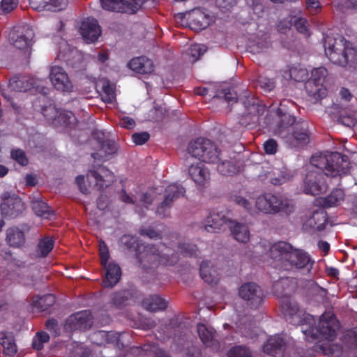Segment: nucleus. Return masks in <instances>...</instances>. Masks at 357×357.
Listing matches in <instances>:
<instances>
[{
	"label": "nucleus",
	"mask_w": 357,
	"mask_h": 357,
	"mask_svg": "<svg viewBox=\"0 0 357 357\" xmlns=\"http://www.w3.org/2000/svg\"><path fill=\"white\" fill-rule=\"evenodd\" d=\"M269 257L278 261V266L285 271H299L309 274L314 264V261L307 252L294 248L290 243L284 241L271 246Z\"/></svg>",
	"instance_id": "nucleus-1"
},
{
	"label": "nucleus",
	"mask_w": 357,
	"mask_h": 357,
	"mask_svg": "<svg viewBox=\"0 0 357 357\" xmlns=\"http://www.w3.org/2000/svg\"><path fill=\"white\" fill-rule=\"evenodd\" d=\"M164 249L155 248L153 245H139L137 248V265L144 271L158 268L160 265L174 266L178 261L176 253L165 245Z\"/></svg>",
	"instance_id": "nucleus-2"
},
{
	"label": "nucleus",
	"mask_w": 357,
	"mask_h": 357,
	"mask_svg": "<svg viewBox=\"0 0 357 357\" xmlns=\"http://www.w3.org/2000/svg\"><path fill=\"white\" fill-rule=\"evenodd\" d=\"M310 162L315 170L323 172L326 176L341 177L349 171L348 157L338 152L316 153L311 157Z\"/></svg>",
	"instance_id": "nucleus-3"
},
{
	"label": "nucleus",
	"mask_w": 357,
	"mask_h": 357,
	"mask_svg": "<svg viewBox=\"0 0 357 357\" xmlns=\"http://www.w3.org/2000/svg\"><path fill=\"white\" fill-rule=\"evenodd\" d=\"M324 47L325 54L329 60L341 66H346L349 61V57L356 53L352 43L340 35L335 37L326 36L324 38Z\"/></svg>",
	"instance_id": "nucleus-4"
},
{
	"label": "nucleus",
	"mask_w": 357,
	"mask_h": 357,
	"mask_svg": "<svg viewBox=\"0 0 357 357\" xmlns=\"http://www.w3.org/2000/svg\"><path fill=\"white\" fill-rule=\"evenodd\" d=\"M315 319L312 323L306 322V328L303 327L302 331L307 337H310L312 340L325 339L333 340L337 335V331L340 327L339 321L333 314L324 313L316 326Z\"/></svg>",
	"instance_id": "nucleus-5"
},
{
	"label": "nucleus",
	"mask_w": 357,
	"mask_h": 357,
	"mask_svg": "<svg viewBox=\"0 0 357 357\" xmlns=\"http://www.w3.org/2000/svg\"><path fill=\"white\" fill-rule=\"evenodd\" d=\"M255 206L260 212L269 215L282 213L289 215L295 209L291 199L271 192H265L258 196L255 201Z\"/></svg>",
	"instance_id": "nucleus-6"
},
{
	"label": "nucleus",
	"mask_w": 357,
	"mask_h": 357,
	"mask_svg": "<svg viewBox=\"0 0 357 357\" xmlns=\"http://www.w3.org/2000/svg\"><path fill=\"white\" fill-rule=\"evenodd\" d=\"M188 153L205 163H217L220 160L221 151L215 143L204 137H198L189 142Z\"/></svg>",
	"instance_id": "nucleus-7"
},
{
	"label": "nucleus",
	"mask_w": 357,
	"mask_h": 357,
	"mask_svg": "<svg viewBox=\"0 0 357 357\" xmlns=\"http://www.w3.org/2000/svg\"><path fill=\"white\" fill-rule=\"evenodd\" d=\"M280 307L286 320L292 324H298L303 327L307 321L311 324L314 321L312 315L306 313L302 314L298 303L291 297L282 299Z\"/></svg>",
	"instance_id": "nucleus-8"
},
{
	"label": "nucleus",
	"mask_w": 357,
	"mask_h": 357,
	"mask_svg": "<svg viewBox=\"0 0 357 357\" xmlns=\"http://www.w3.org/2000/svg\"><path fill=\"white\" fill-rule=\"evenodd\" d=\"M280 137L284 139L285 144L291 149L300 150L307 146L310 140V132L307 123L303 121L296 123L291 128V132L284 133Z\"/></svg>",
	"instance_id": "nucleus-9"
},
{
	"label": "nucleus",
	"mask_w": 357,
	"mask_h": 357,
	"mask_svg": "<svg viewBox=\"0 0 357 357\" xmlns=\"http://www.w3.org/2000/svg\"><path fill=\"white\" fill-rule=\"evenodd\" d=\"M239 296L246 303V305L252 309H257L261 306L264 294L261 288L255 282H246L238 289Z\"/></svg>",
	"instance_id": "nucleus-10"
},
{
	"label": "nucleus",
	"mask_w": 357,
	"mask_h": 357,
	"mask_svg": "<svg viewBox=\"0 0 357 357\" xmlns=\"http://www.w3.org/2000/svg\"><path fill=\"white\" fill-rule=\"evenodd\" d=\"M33 37V29L26 24L13 27L8 35L10 43L20 50L29 47L32 45Z\"/></svg>",
	"instance_id": "nucleus-11"
},
{
	"label": "nucleus",
	"mask_w": 357,
	"mask_h": 357,
	"mask_svg": "<svg viewBox=\"0 0 357 357\" xmlns=\"http://www.w3.org/2000/svg\"><path fill=\"white\" fill-rule=\"evenodd\" d=\"M326 176L317 170H310L304 179V192L305 194L317 195L326 192L328 184Z\"/></svg>",
	"instance_id": "nucleus-12"
},
{
	"label": "nucleus",
	"mask_w": 357,
	"mask_h": 357,
	"mask_svg": "<svg viewBox=\"0 0 357 357\" xmlns=\"http://www.w3.org/2000/svg\"><path fill=\"white\" fill-rule=\"evenodd\" d=\"M185 192V188L179 184L173 183L168 185L165 190V199L157 208V213L162 218H166L169 215L174 202Z\"/></svg>",
	"instance_id": "nucleus-13"
},
{
	"label": "nucleus",
	"mask_w": 357,
	"mask_h": 357,
	"mask_svg": "<svg viewBox=\"0 0 357 357\" xmlns=\"http://www.w3.org/2000/svg\"><path fill=\"white\" fill-rule=\"evenodd\" d=\"M243 105L245 114L240 123L242 125L248 126L257 122L259 116L264 113V106L253 96L245 97Z\"/></svg>",
	"instance_id": "nucleus-14"
},
{
	"label": "nucleus",
	"mask_w": 357,
	"mask_h": 357,
	"mask_svg": "<svg viewBox=\"0 0 357 357\" xmlns=\"http://www.w3.org/2000/svg\"><path fill=\"white\" fill-rule=\"evenodd\" d=\"M49 77L56 90L63 93H70L73 91V84L62 67H51Z\"/></svg>",
	"instance_id": "nucleus-15"
},
{
	"label": "nucleus",
	"mask_w": 357,
	"mask_h": 357,
	"mask_svg": "<svg viewBox=\"0 0 357 357\" xmlns=\"http://www.w3.org/2000/svg\"><path fill=\"white\" fill-rule=\"evenodd\" d=\"M87 178H94L95 185L99 190H103L114 181V175L112 171L103 165L93 166L87 173Z\"/></svg>",
	"instance_id": "nucleus-16"
},
{
	"label": "nucleus",
	"mask_w": 357,
	"mask_h": 357,
	"mask_svg": "<svg viewBox=\"0 0 357 357\" xmlns=\"http://www.w3.org/2000/svg\"><path fill=\"white\" fill-rule=\"evenodd\" d=\"M2 215L5 218H15L20 215L24 210V204L17 195H8L4 197L0 206Z\"/></svg>",
	"instance_id": "nucleus-17"
},
{
	"label": "nucleus",
	"mask_w": 357,
	"mask_h": 357,
	"mask_svg": "<svg viewBox=\"0 0 357 357\" xmlns=\"http://www.w3.org/2000/svg\"><path fill=\"white\" fill-rule=\"evenodd\" d=\"M93 324V316L90 310H82L70 315L66 321V326L70 330L84 331Z\"/></svg>",
	"instance_id": "nucleus-18"
},
{
	"label": "nucleus",
	"mask_w": 357,
	"mask_h": 357,
	"mask_svg": "<svg viewBox=\"0 0 357 357\" xmlns=\"http://www.w3.org/2000/svg\"><path fill=\"white\" fill-rule=\"evenodd\" d=\"M188 174L199 189L206 188L210 183V172L202 162L192 164L188 168Z\"/></svg>",
	"instance_id": "nucleus-19"
},
{
	"label": "nucleus",
	"mask_w": 357,
	"mask_h": 357,
	"mask_svg": "<svg viewBox=\"0 0 357 357\" xmlns=\"http://www.w3.org/2000/svg\"><path fill=\"white\" fill-rule=\"evenodd\" d=\"M158 333L161 341L165 342L172 338L177 344H180V342H177V340H184L186 335L185 333L182 331V326L172 321L168 324L160 326Z\"/></svg>",
	"instance_id": "nucleus-20"
},
{
	"label": "nucleus",
	"mask_w": 357,
	"mask_h": 357,
	"mask_svg": "<svg viewBox=\"0 0 357 357\" xmlns=\"http://www.w3.org/2000/svg\"><path fill=\"white\" fill-rule=\"evenodd\" d=\"M228 222H230L231 221L229 220L223 212L213 211L206 217L204 229L210 233L220 232L225 230Z\"/></svg>",
	"instance_id": "nucleus-21"
},
{
	"label": "nucleus",
	"mask_w": 357,
	"mask_h": 357,
	"mask_svg": "<svg viewBox=\"0 0 357 357\" xmlns=\"http://www.w3.org/2000/svg\"><path fill=\"white\" fill-rule=\"evenodd\" d=\"M79 31L87 43L96 42L101 33L100 26L98 21L93 18H87L84 20L81 24Z\"/></svg>",
	"instance_id": "nucleus-22"
},
{
	"label": "nucleus",
	"mask_w": 357,
	"mask_h": 357,
	"mask_svg": "<svg viewBox=\"0 0 357 357\" xmlns=\"http://www.w3.org/2000/svg\"><path fill=\"white\" fill-rule=\"evenodd\" d=\"M190 26L195 31L207 28L212 22V17L201 8H195L188 13Z\"/></svg>",
	"instance_id": "nucleus-23"
},
{
	"label": "nucleus",
	"mask_w": 357,
	"mask_h": 357,
	"mask_svg": "<svg viewBox=\"0 0 357 357\" xmlns=\"http://www.w3.org/2000/svg\"><path fill=\"white\" fill-rule=\"evenodd\" d=\"M264 352L273 357H283L285 351L284 338L279 335L271 336L263 346Z\"/></svg>",
	"instance_id": "nucleus-24"
},
{
	"label": "nucleus",
	"mask_w": 357,
	"mask_h": 357,
	"mask_svg": "<svg viewBox=\"0 0 357 357\" xmlns=\"http://www.w3.org/2000/svg\"><path fill=\"white\" fill-rule=\"evenodd\" d=\"M36 82L33 77L25 75H15L10 79L8 88L11 91L26 92L35 87Z\"/></svg>",
	"instance_id": "nucleus-25"
},
{
	"label": "nucleus",
	"mask_w": 357,
	"mask_h": 357,
	"mask_svg": "<svg viewBox=\"0 0 357 357\" xmlns=\"http://www.w3.org/2000/svg\"><path fill=\"white\" fill-rule=\"evenodd\" d=\"M128 67L135 73L142 75L150 74L154 70L152 60L144 56L132 59L128 63Z\"/></svg>",
	"instance_id": "nucleus-26"
},
{
	"label": "nucleus",
	"mask_w": 357,
	"mask_h": 357,
	"mask_svg": "<svg viewBox=\"0 0 357 357\" xmlns=\"http://www.w3.org/2000/svg\"><path fill=\"white\" fill-rule=\"evenodd\" d=\"M345 193L342 188H336L326 197H321L318 202L324 208L335 207L340 205L344 200Z\"/></svg>",
	"instance_id": "nucleus-27"
},
{
	"label": "nucleus",
	"mask_w": 357,
	"mask_h": 357,
	"mask_svg": "<svg viewBox=\"0 0 357 357\" xmlns=\"http://www.w3.org/2000/svg\"><path fill=\"white\" fill-rule=\"evenodd\" d=\"M273 288L274 293L282 300L284 298L290 297L295 289V285L289 278H282L273 283Z\"/></svg>",
	"instance_id": "nucleus-28"
},
{
	"label": "nucleus",
	"mask_w": 357,
	"mask_h": 357,
	"mask_svg": "<svg viewBox=\"0 0 357 357\" xmlns=\"http://www.w3.org/2000/svg\"><path fill=\"white\" fill-rule=\"evenodd\" d=\"M305 89L308 97L314 102L324 98L327 94V90L323 84L310 79L305 82Z\"/></svg>",
	"instance_id": "nucleus-29"
},
{
	"label": "nucleus",
	"mask_w": 357,
	"mask_h": 357,
	"mask_svg": "<svg viewBox=\"0 0 357 357\" xmlns=\"http://www.w3.org/2000/svg\"><path fill=\"white\" fill-rule=\"evenodd\" d=\"M277 114L280 119L275 132L280 137L283 136L284 133L289 131L290 126H293L296 121V118L291 114L283 112L281 108H278L277 110Z\"/></svg>",
	"instance_id": "nucleus-30"
},
{
	"label": "nucleus",
	"mask_w": 357,
	"mask_h": 357,
	"mask_svg": "<svg viewBox=\"0 0 357 357\" xmlns=\"http://www.w3.org/2000/svg\"><path fill=\"white\" fill-rule=\"evenodd\" d=\"M132 298V293L129 290L114 291L110 294L108 304L110 307L121 310L126 307Z\"/></svg>",
	"instance_id": "nucleus-31"
},
{
	"label": "nucleus",
	"mask_w": 357,
	"mask_h": 357,
	"mask_svg": "<svg viewBox=\"0 0 357 357\" xmlns=\"http://www.w3.org/2000/svg\"><path fill=\"white\" fill-rule=\"evenodd\" d=\"M105 272V278L103 280L105 287H113L120 280L121 277V269L120 266L115 263H109L106 267H103Z\"/></svg>",
	"instance_id": "nucleus-32"
},
{
	"label": "nucleus",
	"mask_w": 357,
	"mask_h": 357,
	"mask_svg": "<svg viewBox=\"0 0 357 357\" xmlns=\"http://www.w3.org/2000/svg\"><path fill=\"white\" fill-rule=\"evenodd\" d=\"M142 305L150 312L163 311L167 307V302L158 295H150L142 300Z\"/></svg>",
	"instance_id": "nucleus-33"
},
{
	"label": "nucleus",
	"mask_w": 357,
	"mask_h": 357,
	"mask_svg": "<svg viewBox=\"0 0 357 357\" xmlns=\"http://www.w3.org/2000/svg\"><path fill=\"white\" fill-rule=\"evenodd\" d=\"M199 273L202 280L209 284H216L220 280L217 271L211 266V261L208 260L202 261Z\"/></svg>",
	"instance_id": "nucleus-34"
},
{
	"label": "nucleus",
	"mask_w": 357,
	"mask_h": 357,
	"mask_svg": "<svg viewBox=\"0 0 357 357\" xmlns=\"http://www.w3.org/2000/svg\"><path fill=\"white\" fill-rule=\"evenodd\" d=\"M119 337V335L105 331H97L90 336L91 342L98 346L114 343L118 341Z\"/></svg>",
	"instance_id": "nucleus-35"
},
{
	"label": "nucleus",
	"mask_w": 357,
	"mask_h": 357,
	"mask_svg": "<svg viewBox=\"0 0 357 357\" xmlns=\"http://www.w3.org/2000/svg\"><path fill=\"white\" fill-rule=\"evenodd\" d=\"M100 151L97 153H93L91 156L95 160H108V156L114 154L116 151V147L113 141L110 139L101 140L99 142Z\"/></svg>",
	"instance_id": "nucleus-36"
},
{
	"label": "nucleus",
	"mask_w": 357,
	"mask_h": 357,
	"mask_svg": "<svg viewBox=\"0 0 357 357\" xmlns=\"http://www.w3.org/2000/svg\"><path fill=\"white\" fill-rule=\"evenodd\" d=\"M6 241L10 247L20 248L25 243V235L17 227H11L6 231Z\"/></svg>",
	"instance_id": "nucleus-37"
},
{
	"label": "nucleus",
	"mask_w": 357,
	"mask_h": 357,
	"mask_svg": "<svg viewBox=\"0 0 357 357\" xmlns=\"http://www.w3.org/2000/svg\"><path fill=\"white\" fill-rule=\"evenodd\" d=\"M282 76L286 79H293L295 82H301L306 80L308 73L305 68L300 66H288L287 70L282 72Z\"/></svg>",
	"instance_id": "nucleus-38"
},
{
	"label": "nucleus",
	"mask_w": 357,
	"mask_h": 357,
	"mask_svg": "<svg viewBox=\"0 0 357 357\" xmlns=\"http://www.w3.org/2000/svg\"><path fill=\"white\" fill-rule=\"evenodd\" d=\"M100 2L102 8L108 11L128 13L130 9L126 0H100Z\"/></svg>",
	"instance_id": "nucleus-39"
},
{
	"label": "nucleus",
	"mask_w": 357,
	"mask_h": 357,
	"mask_svg": "<svg viewBox=\"0 0 357 357\" xmlns=\"http://www.w3.org/2000/svg\"><path fill=\"white\" fill-rule=\"evenodd\" d=\"M233 225L229 228L234 238L241 243H246L250 240V231L248 226L237 222H230Z\"/></svg>",
	"instance_id": "nucleus-40"
},
{
	"label": "nucleus",
	"mask_w": 357,
	"mask_h": 357,
	"mask_svg": "<svg viewBox=\"0 0 357 357\" xmlns=\"http://www.w3.org/2000/svg\"><path fill=\"white\" fill-rule=\"evenodd\" d=\"M56 302L54 294H47L43 296H34L32 300V305L40 311H45L52 307Z\"/></svg>",
	"instance_id": "nucleus-41"
},
{
	"label": "nucleus",
	"mask_w": 357,
	"mask_h": 357,
	"mask_svg": "<svg viewBox=\"0 0 357 357\" xmlns=\"http://www.w3.org/2000/svg\"><path fill=\"white\" fill-rule=\"evenodd\" d=\"M0 344L3 347V354L12 356L17 352L16 345L11 334L0 332Z\"/></svg>",
	"instance_id": "nucleus-42"
},
{
	"label": "nucleus",
	"mask_w": 357,
	"mask_h": 357,
	"mask_svg": "<svg viewBox=\"0 0 357 357\" xmlns=\"http://www.w3.org/2000/svg\"><path fill=\"white\" fill-rule=\"evenodd\" d=\"M54 245V240L51 236H45L38 241L36 252L37 257H45L52 250Z\"/></svg>",
	"instance_id": "nucleus-43"
},
{
	"label": "nucleus",
	"mask_w": 357,
	"mask_h": 357,
	"mask_svg": "<svg viewBox=\"0 0 357 357\" xmlns=\"http://www.w3.org/2000/svg\"><path fill=\"white\" fill-rule=\"evenodd\" d=\"M31 208L34 213L45 219H51L53 211L47 203L42 200L34 199L31 201Z\"/></svg>",
	"instance_id": "nucleus-44"
},
{
	"label": "nucleus",
	"mask_w": 357,
	"mask_h": 357,
	"mask_svg": "<svg viewBox=\"0 0 357 357\" xmlns=\"http://www.w3.org/2000/svg\"><path fill=\"white\" fill-rule=\"evenodd\" d=\"M197 330L201 341L206 347H211L213 343L215 331L207 328L204 324H198Z\"/></svg>",
	"instance_id": "nucleus-45"
},
{
	"label": "nucleus",
	"mask_w": 357,
	"mask_h": 357,
	"mask_svg": "<svg viewBox=\"0 0 357 357\" xmlns=\"http://www.w3.org/2000/svg\"><path fill=\"white\" fill-rule=\"evenodd\" d=\"M327 223L326 213L314 211L309 220V225L317 231H323Z\"/></svg>",
	"instance_id": "nucleus-46"
},
{
	"label": "nucleus",
	"mask_w": 357,
	"mask_h": 357,
	"mask_svg": "<svg viewBox=\"0 0 357 357\" xmlns=\"http://www.w3.org/2000/svg\"><path fill=\"white\" fill-rule=\"evenodd\" d=\"M178 252L185 257H197L199 251L195 244L184 242L178 245Z\"/></svg>",
	"instance_id": "nucleus-47"
},
{
	"label": "nucleus",
	"mask_w": 357,
	"mask_h": 357,
	"mask_svg": "<svg viewBox=\"0 0 357 357\" xmlns=\"http://www.w3.org/2000/svg\"><path fill=\"white\" fill-rule=\"evenodd\" d=\"M74 119L75 116L72 112L59 109L56 120L54 121V126H66L71 123Z\"/></svg>",
	"instance_id": "nucleus-48"
},
{
	"label": "nucleus",
	"mask_w": 357,
	"mask_h": 357,
	"mask_svg": "<svg viewBox=\"0 0 357 357\" xmlns=\"http://www.w3.org/2000/svg\"><path fill=\"white\" fill-rule=\"evenodd\" d=\"M228 357H252V351L245 345H236L230 348Z\"/></svg>",
	"instance_id": "nucleus-49"
},
{
	"label": "nucleus",
	"mask_w": 357,
	"mask_h": 357,
	"mask_svg": "<svg viewBox=\"0 0 357 357\" xmlns=\"http://www.w3.org/2000/svg\"><path fill=\"white\" fill-rule=\"evenodd\" d=\"M120 242L121 245L126 249H134L136 255L137 246L139 245H144L143 243L139 242V240L137 236L130 235H123L121 238Z\"/></svg>",
	"instance_id": "nucleus-50"
},
{
	"label": "nucleus",
	"mask_w": 357,
	"mask_h": 357,
	"mask_svg": "<svg viewBox=\"0 0 357 357\" xmlns=\"http://www.w3.org/2000/svg\"><path fill=\"white\" fill-rule=\"evenodd\" d=\"M237 328L243 337L252 339L257 336V333L250 321L244 324L240 323L237 325Z\"/></svg>",
	"instance_id": "nucleus-51"
},
{
	"label": "nucleus",
	"mask_w": 357,
	"mask_h": 357,
	"mask_svg": "<svg viewBox=\"0 0 357 357\" xmlns=\"http://www.w3.org/2000/svg\"><path fill=\"white\" fill-rule=\"evenodd\" d=\"M257 85L264 91L271 92L275 87V82L273 78L259 75L257 79Z\"/></svg>",
	"instance_id": "nucleus-52"
},
{
	"label": "nucleus",
	"mask_w": 357,
	"mask_h": 357,
	"mask_svg": "<svg viewBox=\"0 0 357 357\" xmlns=\"http://www.w3.org/2000/svg\"><path fill=\"white\" fill-rule=\"evenodd\" d=\"M218 172L224 176H231L236 173V166L229 160H223L218 164Z\"/></svg>",
	"instance_id": "nucleus-53"
},
{
	"label": "nucleus",
	"mask_w": 357,
	"mask_h": 357,
	"mask_svg": "<svg viewBox=\"0 0 357 357\" xmlns=\"http://www.w3.org/2000/svg\"><path fill=\"white\" fill-rule=\"evenodd\" d=\"M50 340V335L44 331L38 332L32 340V347L36 350H40L43 348V344Z\"/></svg>",
	"instance_id": "nucleus-54"
},
{
	"label": "nucleus",
	"mask_w": 357,
	"mask_h": 357,
	"mask_svg": "<svg viewBox=\"0 0 357 357\" xmlns=\"http://www.w3.org/2000/svg\"><path fill=\"white\" fill-rule=\"evenodd\" d=\"M207 50V47L204 45L194 44L192 45L189 50V54L192 62L197 61Z\"/></svg>",
	"instance_id": "nucleus-55"
},
{
	"label": "nucleus",
	"mask_w": 357,
	"mask_h": 357,
	"mask_svg": "<svg viewBox=\"0 0 357 357\" xmlns=\"http://www.w3.org/2000/svg\"><path fill=\"white\" fill-rule=\"evenodd\" d=\"M328 75V70L324 67L314 68L311 73L310 79L324 84L326 77Z\"/></svg>",
	"instance_id": "nucleus-56"
},
{
	"label": "nucleus",
	"mask_w": 357,
	"mask_h": 357,
	"mask_svg": "<svg viewBox=\"0 0 357 357\" xmlns=\"http://www.w3.org/2000/svg\"><path fill=\"white\" fill-rule=\"evenodd\" d=\"M59 109L54 105H49L42 109V113L49 123L54 126Z\"/></svg>",
	"instance_id": "nucleus-57"
},
{
	"label": "nucleus",
	"mask_w": 357,
	"mask_h": 357,
	"mask_svg": "<svg viewBox=\"0 0 357 357\" xmlns=\"http://www.w3.org/2000/svg\"><path fill=\"white\" fill-rule=\"evenodd\" d=\"M231 200L236 203L239 206L243 207L245 208L247 211L251 212L252 210V203L245 197L241 196V195H233L231 197Z\"/></svg>",
	"instance_id": "nucleus-58"
},
{
	"label": "nucleus",
	"mask_w": 357,
	"mask_h": 357,
	"mask_svg": "<svg viewBox=\"0 0 357 357\" xmlns=\"http://www.w3.org/2000/svg\"><path fill=\"white\" fill-rule=\"evenodd\" d=\"M11 157L22 166H26L29 163V160L26 156L25 152L21 149L12 151Z\"/></svg>",
	"instance_id": "nucleus-59"
},
{
	"label": "nucleus",
	"mask_w": 357,
	"mask_h": 357,
	"mask_svg": "<svg viewBox=\"0 0 357 357\" xmlns=\"http://www.w3.org/2000/svg\"><path fill=\"white\" fill-rule=\"evenodd\" d=\"M218 96L223 97L225 100L229 104L236 102L238 100L237 93L233 89H223L220 93Z\"/></svg>",
	"instance_id": "nucleus-60"
},
{
	"label": "nucleus",
	"mask_w": 357,
	"mask_h": 357,
	"mask_svg": "<svg viewBox=\"0 0 357 357\" xmlns=\"http://www.w3.org/2000/svg\"><path fill=\"white\" fill-rule=\"evenodd\" d=\"M338 122L347 127H353L355 126L356 119L351 113H342L338 117Z\"/></svg>",
	"instance_id": "nucleus-61"
},
{
	"label": "nucleus",
	"mask_w": 357,
	"mask_h": 357,
	"mask_svg": "<svg viewBox=\"0 0 357 357\" xmlns=\"http://www.w3.org/2000/svg\"><path fill=\"white\" fill-rule=\"evenodd\" d=\"M68 4V0H51L49 1L47 10L57 12L64 9Z\"/></svg>",
	"instance_id": "nucleus-62"
},
{
	"label": "nucleus",
	"mask_w": 357,
	"mask_h": 357,
	"mask_svg": "<svg viewBox=\"0 0 357 357\" xmlns=\"http://www.w3.org/2000/svg\"><path fill=\"white\" fill-rule=\"evenodd\" d=\"M150 138V135L147 132H135L132 135L133 142L137 145L145 144Z\"/></svg>",
	"instance_id": "nucleus-63"
},
{
	"label": "nucleus",
	"mask_w": 357,
	"mask_h": 357,
	"mask_svg": "<svg viewBox=\"0 0 357 357\" xmlns=\"http://www.w3.org/2000/svg\"><path fill=\"white\" fill-rule=\"evenodd\" d=\"M264 149L266 154H275L278 151L277 142L273 139H268L264 144Z\"/></svg>",
	"instance_id": "nucleus-64"
}]
</instances>
